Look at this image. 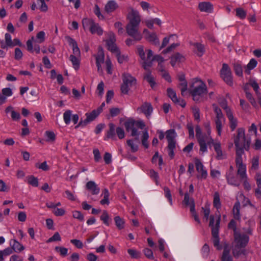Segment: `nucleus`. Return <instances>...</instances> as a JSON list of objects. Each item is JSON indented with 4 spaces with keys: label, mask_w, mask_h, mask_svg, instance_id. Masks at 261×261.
<instances>
[{
    "label": "nucleus",
    "mask_w": 261,
    "mask_h": 261,
    "mask_svg": "<svg viewBox=\"0 0 261 261\" xmlns=\"http://www.w3.org/2000/svg\"><path fill=\"white\" fill-rule=\"evenodd\" d=\"M137 53L142 61V66L145 70L151 66L152 62L157 61L159 64V70L162 72V76L168 82H171V79L168 73L166 72L162 65L164 62L163 57L159 55L153 56V52L150 49H147L145 52L142 46L137 47Z\"/></svg>",
    "instance_id": "nucleus-1"
},
{
    "label": "nucleus",
    "mask_w": 261,
    "mask_h": 261,
    "mask_svg": "<svg viewBox=\"0 0 261 261\" xmlns=\"http://www.w3.org/2000/svg\"><path fill=\"white\" fill-rule=\"evenodd\" d=\"M228 227L234 230V241L232 244V253L235 257H239L245 253V247L249 241L246 234L238 233L236 230V222L232 220L228 224Z\"/></svg>",
    "instance_id": "nucleus-2"
},
{
    "label": "nucleus",
    "mask_w": 261,
    "mask_h": 261,
    "mask_svg": "<svg viewBox=\"0 0 261 261\" xmlns=\"http://www.w3.org/2000/svg\"><path fill=\"white\" fill-rule=\"evenodd\" d=\"M234 143L236 147V158L235 162L238 159L243 162L242 155L244 153V150H248L250 146V141L246 139L245 129L243 127L239 128L237 130V135L234 137Z\"/></svg>",
    "instance_id": "nucleus-3"
},
{
    "label": "nucleus",
    "mask_w": 261,
    "mask_h": 261,
    "mask_svg": "<svg viewBox=\"0 0 261 261\" xmlns=\"http://www.w3.org/2000/svg\"><path fill=\"white\" fill-rule=\"evenodd\" d=\"M126 18L128 20L126 27V33H138L141 21L139 11L133 8H130Z\"/></svg>",
    "instance_id": "nucleus-4"
},
{
    "label": "nucleus",
    "mask_w": 261,
    "mask_h": 261,
    "mask_svg": "<svg viewBox=\"0 0 261 261\" xmlns=\"http://www.w3.org/2000/svg\"><path fill=\"white\" fill-rule=\"evenodd\" d=\"M189 91L193 100L198 101L200 100L204 94L207 92V88L201 80L194 79L191 82Z\"/></svg>",
    "instance_id": "nucleus-5"
},
{
    "label": "nucleus",
    "mask_w": 261,
    "mask_h": 261,
    "mask_svg": "<svg viewBox=\"0 0 261 261\" xmlns=\"http://www.w3.org/2000/svg\"><path fill=\"white\" fill-rule=\"evenodd\" d=\"M127 132L130 133V135L136 137V140L138 141L139 133L137 128L143 129L145 126L144 122L142 120L135 121L133 119L128 120L124 123Z\"/></svg>",
    "instance_id": "nucleus-6"
},
{
    "label": "nucleus",
    "mask_w": 261,
    "mask_h": 261,
    "mask_svg": "<svg viewBox=\"0 0 261 261\" xmlns=\"http://www.w3.org/2000/svg\"><path fill=\"white\" fill-rule=\"evenodd\" d=\"M213 108L216 115L214 120L215 128L218 135L221 136L223 127L225 124L226 119L221 110L216 105H213Z\"/></svg>",
    "instance_id": "nucleus-7"
},
{
    "label": "nucleus",
    "mask_w": 261,
    "mask_h": 261,
    "mask_svg": "<svg viewBox=\"0 0 261 261\" xmlns=\"http://www.w3.org/2000/svg\"><path fill=\"white\" fill-rule=\"evenodd\" d=\"M236 165L237 168V174L243 181L244 188L246 190H250L251 186L248 181L246 164L243 163V162H241L240 159H238Z\"/></svg>",
    "instance_id": "nucleus-8"
},
{
    "label": "nucleus",
    "mask_w": 261,
    "mask_h": 261,
    "mask_svg": "<svg viewBox=\"0 0 261 261\" xmlns=\"http://www.w3.org/2000/svg\"><path fill=\"white\" fill-rule=\"evenodd\" d=\"M122 81L121 91L124 94H128L130 89L136 84V79L128 73H124L122 75Z\"/></svg>",
    "instance_id": "nucleus-9"
},
{
    "label": "nucleus",
    "mask_w": 261,
    "mask_h": 261,
    "mask_svg": "<svg viewBox=\"0 0 261 261\" xmlns=\"http://www.w3.org/2000/svg\"><path fill=\"white\" fill-rule=\"evenodd\" d=\"M45 34H37V37L35 38L32 37L27 42V49L30 52L33 53L35 51L36 54H39L40 51V46L37 43H40L44 40Z\"/></svg>",
    "instance_id": "nucleus-10"
},
{
    "label": "nucleus",
    "mask_w": 261,
    "mask_h": 261,
    "mask_svg": "<svg viewBox=\"0 0 261 261\" xmlns=\"http://www.w3.org/2000/svg\"><path fill=\"white\" fill-rule=\"evenodd\" d=\"M83 26L85 30L89 29L91 33H101L102 29L98 23L91 18H84L82 20Z\"/></svg>",
    "instance_id": "nucleus-11"
},
{
    "label": "nucleus",
    "mask_w": 261,
    "mask_h": 261,
    "mask_svg": "<svg viewBox=\"0 0 261 261\" xmlns=\"http://www.w3.org/2000/svg\"><path fill=\"white\" fill-rule=\"evenodd\" d=\"M220 75L221 77L227 84L229 86H232L233 80L231 71L227 64H223L222 68L220 71Z\"/></svg>",
    "instance_id": "nucleus-12"
},
{
    "label": "nucleus",
    "mask_w": 261,
    "mask_h": 261,
    "mask_svg": "<svg viewBox=\"0 0 261 261\" xmlns=\"http://www.w3.org/2000/svg\"><path fill=\"white\" fill-rule=\"evenodd\" d=\"M21 45L20 41L18 39L12 40L10 34H5V40L1 41V47L6 48L13 47L16 45Z\"/></svg>",
    "instance_id": "nucleus-13"
},
{
    "label": "nucleus",
    "mask_w": 261,
    "mask_h": 261,
    "mask_svg": "<svg viewBox=\"0 0 261 261\" xmlns=\"http://www.w3.org/2000/svg\"><path fill=\"white\" fill-rule=\"evenodd\" d=\"M199 146L200 149L199 152L201 155H203L204 153L207 152V145H210L213 144L214 142V139L212 138L211 136H208L206 137L204 139L200 140L198 141Z\"/></svg>",
    "instance_id": "nucleus-14"
},
{
    "label": "nucleus",
    "mask_w": 261,
    "mask_h": 261,
    "mask_svg": "<svg viewBox=\"0 0 261 261\" xmlns=\"http://www.w3.org/2000/svg\"><path fill=\"white\" fill-rule=\"evenodd\" d=\"M213 145L215 151L216 153V159L218 160H222L226 159V153L222 150L220 142L217 141L216 142L214 141Z\"/></svg>",
    "instance_id": "nucleus-15"
},
{
    "label": "nucleus",
    "mask_w": 261,
    "mask_h": 261,
    "mask_svg": "<svg viewBox=\"0 0 261 261\" xmlns=\"http://www.w3.org/2000/svg\"><path fill=\"white\" fill-rule=\"evenodd\" d=\"M195 164L196 170L199 174L198 176L199 178L205 179L207 176V172L205 169L204 167L199 159L197 158L194 159Z\"/></svg>",
    "instance_id": "nucleus-16"
},
{
    "label": "nucleus",
    "mask_w": 261,
    "mask_h": 261,
    "mask_svg": "<svg viewBox=\"0 0 261 261\" xmlns=\"http://www.w3.org/2000/svg\"><path fill=\"white\" fill-rule=\"evenodd\" d=\"M167 92L169 97L171 99L173 102L177 105L180 106L182 108L186 106V103L185 100L182 99L178 98L175 92L173 89L168 88L167 90Z\"/></svg>",
    "instance_id": "nucleus-17"
},
{
    "label": "nucleus",
    "mask_w": 261,
    "mask_h": 261,
    "mask_svg": "<svg viewBox=\"0 0 261 261\" xmlns=\"http://www.w3.org/2000/svg\"><path fill=\"white\" fill-rule=\"evenodd\" d=\"M143 23L148 29L153 30L154 29V24H156L158 26H161L162 22L161 20L159 18L149 17L144 19L143 21Z\"/></svg>",
    "instance_id": "nucleus-18"
},
{
    "label": "nucleus",
    "mask_w": 261,
    "mask_h": 261,
    "mask_svg": "<svg viewBox=\"0 0 261 261\" xmlns=\"http://www.w3.org/2000/svg\"><path fill=\"white\" fill-rule=\"evenodd\" d=\"M106 42L108 49L113 54H115L118 49H119L115 43L116 38L114 35L111 36L106 40Z\"/></svg>",
    "instance_id": "nucleus-19"
},
{
    "label": "nucleus",
    "mask_w": 261,
    "mask_h": 261,
    "mask_svg": "<svg viewBox=\"0 0 261 261\" xmlns=\"http://www.w3.org/2000/svg\"><path fill=\"white\" fill-rule=\"evenodd\" d=\"M95 56L97 69L98 71H99L101 68V64L103 63L105 61L104 51L101 47H98L97 54Z\"/></svg>",
    "instance_id": "nucleus-20"
},
{
    "label": "nucleus",
    "mask_w": 261,
    "mask_h": 261,
    "mask_svg": "<svg viewBox=\"0 0 261 261\" xmlns=\"http://www.w3.org/2000/svg\"><path fill=\"white\" fill-rule=\"evenodd\" d=\"M137 110L142 112L147 118H149L152 113L153 108L150 103L145 102Z\"/></svg>",
    "instance_id": "nucleus-21"
},
{
    "label": "nucleus",
    "mask_w": 261,
    "mask_h": 261,
    "mask_svg": "<svg viewBox=\"0 0 261 261\" xmlns=\"http://www.w3.org/2000/svg\"><path fill=\"white\" fill-rule=\"evenodd\" d=\"M198 9L201 12L211 13L213 11V5L208 2H200L198 4Z\"/></svg>",
    "instance_id": "nucleus-22"
},
{
    "label": "nucleus",
    "mask_w": 261,
    "mask_h": 261,
    "mask_svg": "<svg viewBox=\"0 0 261 261\" xmlns=\"http://www.w3.org/2000/svg\"><path fill=\"white\" fill-rule=\"evenodd\" d=\"M227 117L229 122V126L232 131H233L238 126V121L236 118L233 116L231 110L227 111Z\"/></svg>",
    "instance_id": "nucleus-23"
},
{
    "label": "nucleus",
    "mask_w": 261,
    "mask_h": 261,
    "mask_svg": "<svg viewBox=\"0 0 261 261\" xmlns=\"http://www.w3.org/2000/svg\"><path fill=\"white\" fill-rule=\"evenodd\" d=\"M128 35L129 36L125 41L126 44L128 46L134 44L142 38L141 34H128Z\"/></svg>",
    "instance_id": "nucleus-24"
},
{
    "label": "nucleus",
    "mask_w": 261,
    "mask_h": 261,
    "mask_svg": "<svg viewBox=\"0 0 261 261\" xmlns=\"http://www.w3.org/2000/svg\"><path fill=\"white\" fill-rule=\"evenodd\" d=\"M119 7L118 4L114 0L109 1L105 6V11L107 13L114 12Z\"/></svg>",
    "instance_id": "nucleus-25"
},
{
    "label": "nucleus",
    "mask_w": 261,
    "mask_h": 261,
    "mask_svg": "<svg viewBox=\"0 0 261 261\" xmlns=\"http://www.w3.org/2000/svg\"><path fill=\"white\" fill-rule=\"evenodd\" d=\"M9 244L13 251L15 252H20L24 249L23 245L16 239L10 240Z\"/></svg>",
    "instance_id": "nucleus-26"
},
{
    "label": "nucleus",
    "mask_w": 261,
    "mask_h": 261,
    "mask_svg": "<svg viewBox=\"0 0 261 261\" xmlns=\"http://www.w3.org/2000/svg\"><path fill=\"white\" fill-rule=\"evenodd\" d=\"M66 39L69 45L71 46L72 48L73 54L72 55H74L77 57H81V51L79 48L77 46L76 42L74 40L69 37H67Z\"/></svg>",
    "instance_id": "nucleus-27"
},
{
    "label": "nucleus",
    "mask_w": 261,
    "mask_h": 261,
    "mask_svg": "<svg viewBox=\"0 0 261 261\" xmlns=\"http://www.w3.org/2000/svg\"><path fill=\"white\" fill-rule=\"evenodd\" d=\"M185 60V57L177 53L171 56L170 63L172 66L174 67L175 65H178L179 63L184 62Z\"/></svg>",
    "instance_id": "nucleus-28"
},
{
    "label": "nucleus",
    "mask_w": 261,
    "mask_h": 261,
    "mask_svg": "<svg viewBox=\"0 0 261 261\" xmlns=\"http://www.w3.org/2000/svg\"><path fill=\"white\" fill-rule=\"evenodd\" d=\"M210 226L212 228V231L213 228H217L219 231V228L220 223V215H216V217L214 215H211L210 217Z\"/></svg>",
    "instance_id": "nucleus-29"
},
{
    "label": "nucleus",
    "mask_w": 261,
    "mask_h": 261,
    "mask_svg": "<svg viewBox=\"0 0 261 261\" xmlns=\"http://www.w3.org/2000/svg\"><path fill=\"white\" fill-rule=\"evenodd\" d=\"M183 203L186 205L190 206V211L192 213H195L194 201L192 198H190L188 193H186L185 194Z\"/></svg>",
    "instance_id": "nucleus-30"
},
{
    "label": "nucleus",
    "mask_w": 261,
    "mask_h": 261,
    "mask_svg": "<svg viewBox=\"0 0 261 261\" xmlns=\"http://www.w3.org/2000/svg\"><path fill=\"white\" fill-rule=\"evenodd\" d=\"M86 188L91 191L93 195H97L100 192V189L93 181H88L86 184Z\"/></svg>",
    "instance_id": "nucleus-31"
},
{
    "label": "nucleus",
    "mask_w": 261,
    "mask_h": 261,
    "mask_svg": "<svg viewBox=\"0 0 261 261\" xmlns=\"http://www.w3.org/2000/svg\"><path fill=\"white\" fill-rule=\"evenodd\" d=\"M101 108H97L96 110H94L91 113H87L85 115L86 118L85 121L87 122H91L94 120L100 113Z\"/></svg>",
    "instance_id": "nucleus-32"
},
{
    "label": "nucleus",
    "mask_w": 261,
    "mask_h": 261,
    "mask_svg": "<svg viewBox=\"0 0 261 261\" xmlns=\"http://www.w3.org/2000/svg\"><path fill=\"white\" fill-rule=\"evenodd\" d=\"M226 178L227 181V183L232 186L238 187L240 185V181L238 180V178L235 176L234 173L231 174H226Z\"/></svg>",
    "instance_id": "nucleus-33"
},
{
    "label": "nucleus",
    "mask_w": 261,
    "mask_h": 261,
    "mask_svg": "<svg viewBox=\"0 0 261 261\" xmlns=\"http://www.w3.org/2000/svg\"><path fill=\"white\" fill-rule=\"evenodd\" d=\"M191 45L193 46L194 50L197 56L201 57L203 55L205 49L204 46L202 44L198 42H194L192 43Z\"/></svg>",
    "instance_id": "nucleus-34"
},
{
    "label": "nucleus",
    "mask_w": 261,
    "mask_h": 261,
    "mask_svg": "<svg viewBox=\"0 0 261 261\" xmlns=\"http://www.w3.org/2000/svg\"><path fill=\"white\" fill-rule=\"evenodd\" d=\"M109 129L108 130L104 140H107L108 139H115V126L113 123H110L109 124Z\"/></svg>",
    "instance_id": "nucleus-35"
},
{
    "label": "nucleus",
    "mask_w": 261,
    "mask_h": 261,
    "mask_svg": "<svg viewBox=\"0 0 261 261\" xmlns=\"http://www.w3.org/2000/svg\"><path fill=\"white\" fill-rule=\"evenodd\" d=\"M212 233L213 238V242L214 246L216 247L218 250L221 249V247L219 244V231H218V228H213Z\"/></svg>",
    "instance_id": "nucleus-36"
},
{
    "label": "nucleus",
    "mask_w": 261,
    "mask_h": 261,
    "mask_svg": "<svg viewBox=\"0 0 261 261\" xmlns=\"http://www.w3.org/2000/svg\"><path fill=\"white\" fill-rule=\"evenodd\" d=\"M119 63L122 64L128 61V57L126 54H121L120 49L114 54Z\"/></svg>",
    "instance_id": "nucleus-37"
},
{
    "label": "nucleus",
    "mask_w": 261,
    "mask_h": 261,
    "mask_svg": "<svg viewBox=\"0 0 261 261\" xmlns=\"http://www.w3.org/2000/svg\"><path fill=\"white\" fill-rule=\"evenodd\" d=\"M81 57L75 56L74 55H70L69 60L72 63V65L74 69L76 70L80 68Z\"/></svg>",
    "instance_id": "nucleus-38"
},
{
    "label": "nucleus",
    "mask_w": 261,
    "mask_h": 261,
    "mask_svg": "<svg viewBox=\"0 0 261 261\" xmlns=\"http://www.w3.org/2000/svg\"><path fill=\"white\" fill-rule=\"evenodd\" d=\"M145 38L152 44L154 45L159 44V39L156 34H146Z\"/></svg>",
    "instance_id": "nucleus-39"
},
{
    "label": "nucleus",
    "mask_w": 261,
    "mask_h": 261,
    "mask_svg": "<svg viewBox=\"0 0 261 261\" xmlns=\"http://www.w3.org/2000/svg\"><path fill=\"white\" fill-rule=\"evenodd\" d=\"M257 64V61L254 59H251L246 66L245 72L247 74H249L250 73V71L256 67Z\"/></svg>",
    "instance_id": "nucleus-40"
},
{
    "label": "nucleus",
    "mask_w": 261,
    "mask_h": 261,
    "mask_svg": "<svg viewBox=\"0 0 261 261\" xmlns=\"http://www.w3.org/2000/svg\"><path fill=\"white\" fill-rule=\"evenodd\" d=\"M114 220L115 225L118 229L121 230L124 228L125 222L123 218L117 216L114 217Z\"/></svg>",
    "instance_id": "nucleus-41"
},
{
    "label": "nucleus",
    "mask_w": 261,
    "mask_h": 261,
    "mask_svg": "<svg viewBox=\"0 0 261 261\" xmlns=\"http://www.w3.org/2000/svg\"><path fill=\"white\" fill-rule=\"evenodd\" d=\"M101 196H103V198L101 199L100 201V203L101 205H109L110 203L109 202V192L108 189H105L101 194Z\"/></svg>",
    "instance_id": "nucleus-42"
},
{
    "label": "nucleus",
    "mask_w": 261,
    "mask_h": 261,
    "mask_svg": "<svg viewBox=\"0 0 261 261\" xmlns=\"http://www.w3.org/2000/svg\"><path fill=\"white\" fill-rule=\"evenodd\" d=\"M233 68L236 75L239 76H243L242 66L239 61H237L233 64Z\"/></svg>",
    "instance_id": "nucleus-43"
},
{
    "label": "nucleus",
    "mask_w": 261,
    "mask_h": 261,
    "mask_svg": "<svg viewBox=\"0 0 261 261\" xmlns=\"http://www.w3.org/2000/svg\"><path fill=\"white\" fill-rule=\"evenodd\" d=\"M230 249L225 246L221 257L222 261H232L231 256L229 255Z\"/></svg>",
    "instance_id": "nucleus-44"
},
{
    "label": "nucleus",
    "mask_w": 261,
    "mask_h": 261,
    "mask_svg": "<svg viewBox=\"0 0 261 261\" xmlns=\"http://www.w3.org/2000/svg\"><path fill=\"white\" fill-rule=\"evenodd\" d=\"M248 85L253 88L258 97L260 93L259 91V87L256 81L254 79H251L249 81Z\"/></svg>",
    "instance_id": "nucleus-45"
},
{
    "label": "nucleus",
    "mask_w": 261,
    "mask_h": 261,
    "mask_svg": "<svg viewBox=\"0 0 261 261\" xmlns=\"http://www.w3.org/2000/svg\"><path fill=\"white\" fill-rule=\"evenodd\" d=\"M166 138L168 142L175 141V139L176 137V133L174 129H171L168 130L166 132Z\"/></svg>",
    "instance_id": "nucleus-46"
},
{
    "label": "nucleus",
    "mask_w": 261,
    "mask_h": 261,
    "mask_svg": "<svg viewBox=\"0 0 261 261\" xmlns=\"http://www.w3.org/2000/svg\"><path fill=\"white\" fill-rule=\"evenodd\" d=\"M127 252L132 258H139L141 256V252L135 248L127 249Z\"/></svg>",
    "instance_id": "nucleus-47"
},
{
    "label": "nucleus",
    "mask_w": 261,
    "mask_h": 261,
    "mask_svg": "<svg viewBox=\"0 0 261 261\" xmlns=\"http://www.w3.org/2000/svg\"><path fill=\"white\" fill-rule=\"evenodd\" d=\"M72 116V111L71 110H67L64 113L63 120L66 124H69L70 123Z\"/></svg>",
    "instance_id": "nucleus-48"
},
{
    "label": "nucleus",
    "mask_w": 261,
    "mask_h": 261,
    "mask_svg": "<svg viewBox=\"0 0 261 261\" xmlns=\"http://www.w3.org/2000/svg\"><path fill=\"white\" fill-rule=\"evenodd\" d=\"M259 160L258 156H254L251 160V167L250 169V171L256 170L259 167Z\"/></svg>",
    "instance_id": "nucleus-49"
},
{
    "label": "nucleus",
    "mask_w": 261,
    "mask_h": 261,
    "mask_svg": "<svg viewBox=\"0 0 261 261\" xmlns=\"http://www.w3.org/2000/svg\"><path fill=\"white\" fill-rule=\"evenodd\" d=\"M196 130V137L197 139V141H199L200 140L204 139L206 137L208 136L207 135H203L202 133V130L199 127V126L197 125L195 128Z\"/></svg>",
    "instance_id": "nucleus-50"
},
{
    "label": "nucleus",
    "mask_w": 261,
    "mask_h": 261,
    "mask_svg": "<svg viewBox=\"0 0 261 261\" xmlns=\"http://www.w3.org/2000/svg\"><path fill=\"white\" fill-rule=\"evenodd\" d=\"M27 181L29 184L33 187H37L38 186L39 183L38 178L33 175L28 176Z\"/></svg>",
    "instance_id": "nucleus-51"
},
{
    "label": "nucleus",
    "mask_w": 261,
    "mask_h": 261,
    "mask_svg": "<svg viewBox=\"0 0 261 261\" xmlns=\"http://www.w3.org/2000/svg\"><path fill=\"white\" fill-rule=\"evenodd\" d=\"M240 203L239 202H237L233 208V213L234 215V217L236 219H239L240 218Z\"/></svg>",
    "instance_id": "nucleus-52"
},
{
    "label": "nucleus",
    "mask_w": 261,
    "mask_h": 261,
    "mask_svg": "<svg viewBox=\"0 0 261 261\" xmlns=\"http://www.w3.org/2000/svg\"><path fill=\"white\" fill-rule=\"evenodd\" d=\"M179 87L181 91L182 96H186L187 94V83L186 81L180 82Z\"/></svg>",
    "instance_id": "nucleus-53"
},
{
    "label": "nucleus",
    "mask_w": 261,
    "mask_h": 261,
    "mask_svg": "<svg viewBox=\"0 0 261 261\" xmlns=\"http://www.w3.org/2000/svg\"><path fill=\"white\" fill-rule=\"evenodd\" d=\"M213 204L214 206L217 209L221 207L220 196L218 192H215L214 194Z\"/></svg>",
    "instance_id": "nucleus-54"
},
{
    "label": "nucleus",
    "mask_w": 261,
    "mask_h": 261,
    "mask_svg": "<svg viewBox=\"0 0 261 261\" xmlns=\"http://www.w3.org/2000/svg\"><path fill=\"white\" fill-rule=\"evenodd\" d=\"M46 141L47 142H53L56 138L55 133L53 131L47 130L45 132Z\"/></svg>",
    "instance_id": "nucleus-55"
},
{
    "label": "nucleus",
    "mask_w": 261,
    "mask_h": 261,
    "mask_svg": "<svg viewBox=\"0 0 261 261\" xmlns=\"http://www.w3.org/2000/svg\"><path fill=\"white\" fill-rule=\"evenodd\" d=\"M93 12L100 20H104L105 17L101 14L100 9L97 5H95L93 8Z\"/></svg>",
    "instance_id": "nucleus-56"
},
{
    "label": "nucleus",
    "mask_w": 261,
    "mask_h": 261,
    "mask_svg": "<svg viewBox=\"0 0 261 261\" xmlns=\"http://www.w3.org/2000/svg\"><path fill=\"white\" fill-rule=\"evenodd\" d=\"M100 220L102 221L103 223L107 226L110 225L109 223V216L106 211H103L102 214L100 216Z\"/></svg>",
    "instance_id": "nucleus-57"
},
{
    "label": "nucleus",
    "mask_w": 261,
    "mask_h": 261,
    "mask_svg": "<svg viewBox=\"0 0 261 261\" xmlns=\"http://www.w3.org/2000/svg\"><path fill=\"white\" fill-rule=\"evenodd\" d=\"M127 144L130 147L131 151L133 152H136L138 149V145L136 143L135 141L133 140H128L127 141Z\"/></svg>",
    "instance_id": "nucleus-58"
},
{
    "label": "nucleus",
    "mask_w": 261,
    "mask_h": 261,
    "mask_svg": "<svg viewBox=\"0 0 261 261\" xmlns=\"http://www.w3.org/2000/svg\"><path fill=\"white\" fill-rule=\"evenodd\" d=\"M245 90L246 91V96L247 99L249 100L251 105L254 107H256L257 106V105L255 100L253 97L252 94L247 91L246 86L245 87Z\"/></svg>",
    "instance_id": "nucleus-59"
},
{
    "label": "nucleus",
    "mask_w": 261,
    "mask_h": 261,
    "mask_svg": "<svg viewBox=\"0 0 261 261\" xmlns=\"http://www.w3.org/2000/svg\"><path fill=\"white\" fill-rule=\"evenodd\" d=\"M72 216L74 219H77L80 221H84V216L82 213L79 211H74L72 212Z\"/></svg>",
    "instance_id": "nucleus-60"
},
{
    "label": "nucleus",
    "mask_w": 261,
    "mask_h": 261,
    "mask_svg": "<svg viewBox=\"0 0 261 261\" xmlns=\"http://www.w3.org/2000/svg\"><path fill=\"white\" fill-rule=\"evenodd\" d=\"M55 249L62 256H65L67 255L68 250L67 248L57 246L55 247Z\"/></svg>",
    "instance_id": "nucleus-61"
},
{
    "label": "nucleus",
    "mask_w": 261,
    "mask_h": 261,
    "mask_svg": "<svg viewBox=\"0 0 261 261\" xmlns=\"http://www.w3.org/2000/svg\"><path fill=\"white\" fill-rule=\"evenodd\" d=\"M165 196L168 199L171 205L173 204L172 195L169 189L167 187L164 188Z\"/></svg>",
    "instance_id": "nucleus-62"
},
{
    "label": "nucleus",
    "mask_w": 261,
    "mask_h": 261,
    "mask_svg": "<svg viewBox=\"0 0 261 261\" xmlns=\"http://www.w3.org/2000/svg\"><path fill=\"white\" fill-rule=\"evenodd\" d=\"M37 4L39 6V9L41 11H47L48 7L45 4L44 0H37Z\"/></svg>",
    "instance_id": "nucleus-63"
},
{
    "label": "nucleus",
    "mask_w": 261,
    "mask_h": 261,
    "mask_svg": "<svg viewBox=\"0 0 261 261\" xmlns=\"http://www.w3.org/2000/svg\"><path fill=\"white\" fill-rule=\"evenodd\" d=\"M144 78L150 84L151 87L153 88L155 83L154 81V78L151 74L150 73H147Z\"/></svg>",
    "instance_id": "nucleus-64"
}]
</instances>
